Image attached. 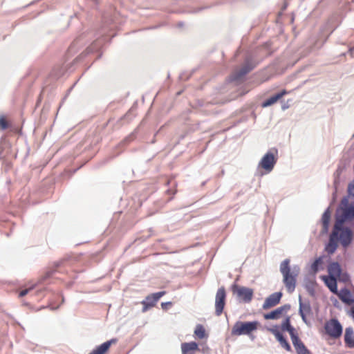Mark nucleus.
Wrapping results in <instances>:
<instances>
[{
	"instance_id": "7ed1b4c3",
	"label": "nucleus",
	"mask_w": 354,
	"mask_h": 354,
	"mask_svg": "<svg viewBox=\"0 0 354 354\" xmlns=\"http://www.w3.org/2000/svg\"><path fill=\"white\" fill-rule=\"evenodd\" d=\"M259 322L257 321L254 322H236L232 329V335H249L254 330L257 329Z\"/></svg>"
},
{
	"instance_id": "4468645a",
	"label": "nucleus",
	"mask_w": 354,
	"mask_h": 354,
	"mask_svg": "<svg viewBox=\"0 0 354 354\" xmlns=\"http://www.w3.org/2000/svg\"><path fill=\"white\" fill-rule=\"evenodd\" d=\"M291 340L297 354H310V351L306 348L297 335L292 337Z\"/></svg>"
},
{
	"instance_id": "dca6fc26",
	"label": "nucleus",
	"mask_w": 354,
	"mask_h": 354,
	"mask_svg": "<svg viewBox=\"0 0 354 354\" xmlns=\"http://www.w3.org/2000/svg\"><path fill=\"white\" fill-rule=\"evenodd\" d=\"M253 66L250 64H245L241 69L236 71L232 75L233 80H239L244 77L247 73L251 71Z\"/></svg>"
},
{
	"instance_id": "aec40b11",
	"label": "nucleus",
	"mask_w": 354,
	"mask_h": 354,
	"mask_svg": "<svg viewBox=\"0 0 354 354\" xmlns=\"http://www.w3.org/2000/svg\"><path fill=\"white\" fill-rule=\"evenodd\" d=\"M286 93H287L286 91L283 90L281 92H280L279 93H277L274 95L271 96L270 98L267 99L266 100H265L263 102L262 106L263 107H267V106H271L272 104H273L275 102H277L285 94H286Z\"/></svg>"
},
{
	"instance_id": "f03ea898",
	"label": "nucleus",
	"mask_w": 354,
	"mask_h": 354,
	"mask_svg": "<svg viewBox=\"0 0 354 354\" xmlns=\"http://www.w3.org/2000/svg\"><path fill=\"white\" fill-rule=\"evenodd\" d=\"M340 207L342 214L336 218L334 226L337 230L339 229L340 225L349 220L354 218V205H349L348 196H344L340 203Z\"/></svg>"
},
{
	"instance_id": "393cba45",
	"label": "nucleus",
	"mask_w": 354,
	"mask_h": 354,
	"mask_svg": "<svg viewBox=\"0 0 354 354\" xmlns=\"http://www.w3.org/2000/svg\"><path fill=\"white\" fill-rule=\"evenodd\" d=\"M194 334L200 339H203L205 335V328L202 325H197L194 330Z\"/></svg>"
},
{
	"instance_id": "cd10ccee",
	"label": "nucleus",
	"mask_w": 354,
	"mask_h": 354,
	"mask_svg": "<svg viewBox=\"0 0 354 354\" xmlns=\"http://www.w3.org/2000/svg\"><path fill=\"white\" fill-rule=\"evenodd\" d=\"M337 277H338L339 281H342L343 282H347L349 281V275L347 273H342L341 272L340 275H338Z\"/></svg>"
},
{
	"instance_id": "6e6552de",
	"label": "nucleus",
	"mask_w": 354,
	"mask_h": 354,
	"mask_svg": "<svg viewBox=\"0 0 354 354\" xmlns=\"http://www.w3.org/2000/svg\"><path fill=\"white\" fill-rule=\"evenodd\" d=\"M226 293L223 287L220 288L215 297V314L220 316L223 310L225 304Z\"/></svg>"
},
{
	"instance_id": "39448f33",
	"label": "nucleus",
	"mask_w": 354,
	"mask_h": 354,
	"mask_svg": "<svg viewBox=\"0 0 354 354\" xmlns=\"http://www.w3.org/2000/svg\"><path fill=\"white\" fill-rule=\"evenodd\" d=\"M337 232L338 241H340L341 245L344 248H348L353 240L352 230L348 227H344L343 225H340Z\"/></svg>"
},
{
	"instance_id": "f8f14e48",
	"label": "nucleus",
	"mask_w": 354,
	"mask_h": 354,
	"mask_svg": "<svg viewBox=\"0 0 354 354\" xmlns=\"http://www.w3.org/2000/svg\"><path fill=\"white\" fill-rule=\"evenodd\" d=\"M290 304H285L281 306L272 312L265 314L264 318L266 319H277L283 314L287 313L290 309Z\"/></svg>"
},
{
	"instance_id": "412c9836",
	"label": "nucleus",
	"mask_w": 354,
	"mask_h": 354,
	"mask_svg": "<svg viewBox=\"0 0 354 354\" xmlns=\"http://www.w3.org/2000/svg\"><path fill=\"white\" fill-rule=\"evenodd\" d=\"M330 218V212L329 207L327 208L324 212L322 221V233H326L328 230L329 222Z\"/></svg>"
},
{
	"instance_id": "7c9ffc66",
	"label": "nucleus",
	"mask_w": 354,
	"mask_h": 354,
	"mask_svg": "<svg viewBox=\"0 0 354 354\" xmlns=\"http://www.w3.org/2000/svg\"><path fill=\"white\" fill-rule=\"evenodd\" d=\"M171 304H171V302H170V301H168V302H162V303L161 304V306H162V309L166 310V309H167V308H168V307H169V306H171Z\"/></svg>"
},
{
	"instance_id": "9b49d317",
	"label": "nucleus",
	"mask_w": 354,
	"mask_h": 354,
	"mask_svg": "<svg viewBox=\"0 0 354 354\" xmlns=\"http://www.w3.org/2000/svg\"><path fill=\"white\" fill-rule=\"evenodd\" d=\"M281 297L282 293L281 292H276L271 294L266 299L262 306L263 309L266 310L275 306L279 303Z\"/></svg>"
},
{
	"instance_id": "423d86ee",
	"label": "nucleus",
	"mask_w": 354,
	"mask_h": 354,
	"mask_svg": "<svg viewBox=\"0 0 354 354\" xmlns=\"http://www.w3.org/2000/svg\"><path fill=\"white\" fill-rule=\"evenodd\" d=\"M232 290L244 303H250L252 299L254 292L252 288L234 285Z\"/></svg>"
},
{
	"instance_id": "20e7f679",
	"label": "nucleus",
	"mask_w": 354,
	"mask_h": 354,
	"mask_svg": "<svg viewBox=\"0 0 354 354\" xmlns=\"http://www.w3.org/2000/svg\"><path fill=\"white\" fill-rule=\"evenodd\" d=\"M326 333L333 338H338L342 334V326L336 319H332L325 324Z\"/></svg>"
},
{
	"instance_id": "bb28decb",
	"label": "nucleus",
	"mask_w": 354,
	"mask_h": 354,
	"mask_svg": "<svg viewBox=\"0 0 354 354\" xmlns=\"http://www.w3.org/2000/svg\"><path fill=\"white\" fill-rule=\"evenodd\" d=\"M348 198L352 196L354 198V180L350 183L348 185Z\"/></svg>"
},
{
	"instance_id": "c85d7f7f",
	"label": "nucleus",
	"mask_w": 354,
	"mask_h": 354,
	"mask_svg": "<svg viewBox=\"0 0 354 354\" xmlns=\"http://www.w3.org/2000/svg\"><path fill=\"white\" fill-rule=\"evenodd\" d=\"M0 127L2 129H6L8 127L7 122L3 118H0Z\"/></svg>"
},
{
	"instance_id": "ddd939ff",
	"label": "nucleus",
	"mask_w": 354,
	"mask_h": 354,
	"mask_svg": "<svg viewBox=\"0 0 354 354\" xmlns=\"http://www.w3.org/2000/svg\"><path fill=\"white\" fill-rule=\"evenodd\" d=\"M337 230L334 226L333 230L330 235L328 243L326 247V250L330 254H333L337 248L338 237Z\"/></svg>"
},
{
	"instance_id": "6ab92c4d",
	"label": "nucleus",
	"mask_w": 354,
	"mask_h": 354,
	"mask_svg": "<svg viewBox=\"0 0 354 354\" xmlns=\"http://www.w3.org/2000/svg\"><path fill=\"white\" fill-rule=\"evenodd\" d=\"M328 272L330 277H333L337 279V277L340 275L342 272L340 265L337 262H333L330 263L328 266Z\"/></svg>"
},
{
	"instance_id": "a878e982",
	"label": "nucleus",
	"mask_w": 354,
	"mask_h": 354,
	"mask_svg": "<svg viewBox=\"0 0 354 354\" xmlns=\"http://www.w3.org/2000/svg\"><path fill=\"white\" fill-rule=\"evenodd\" d=\"M321 263L322 259L321 257H319L315 259V261L311 265V270L314 273L317 272V271L319 270V266L321 264Z\"/></svg>"
},
{
	"instance_id": "f257e3e1",
	"label": "nucleus",
	"mask_w": 354,
	"mask_h": 354,
	"mask_svg": "<svg viewBox=\"0 0 354 354\" xmlns=\"http://www.w3.org/2000/svg\"><path fill=\"white\" fill-rule=\"evenodd\" d=\"M290 262L289 259L283 260L280 264L279 270L283 276V282L288 292L291 293L295 289L297 277L300 272V268L297 265L290 267Z\"/></svg>"
},
{
	"instance_id": "b1692460",
	"label": "nucleus",
	"mask_w": 354,
	"mask_h": 354,
	"mask_svg": "<svg viewBox=\"0 0 354 354\" xmlns=\"http://www.w3.org/2000/svg\"><path fill=\"white\" fill-rule=\"evenodd\" d=\"M339 298L343 302L349 305L354 302L351 292L346 289L341 291Z\"/></svg>"
},
{
	"instance_id": "2eb2a0df",
	"label": "nucleus",
	"mask_w": 354,
	"mask_h": 354,
	"mask_svg": "<svg viewBox=\"0 0 354 354\" xmlns=\"http://www.w3.org/2000/svg\"><path fill=\"white\" fill-rule=\"evenodd\" d=\"M271 333L275 336L276 339L279 342L281 346L288 351H291V346L283 335L277 330L271 328Z\"/></svg>"
},
{
	"instance_id": "f3484780",
	"label": "nucleus",
	"mask_w": 354,
	"mask_h": 354,
	"mask_svg": "<svg viewBox=\"0 0 354 354\" xmlns=\"http://www.w3.org/2000/svg\"><path fill=\"white\" fill-rule=\"evenodd\" d=\"M344 342L348 348L354 347V331L353 328L348 327L345 329Z\"/></svg>"
},
{
	"instance_id": "4be33fe9",
	"label": "nucleus",
	"mask_w": 354,
	"mask_h": 354,
	"mask_svg": "<svg viewBox=\"0 0 354 354\" xmlns=\"http://www.w3.org/2000/svg\"><path fill=\"white\" fill-rule=\"evenodd\" d=\"M281 329L284 331H288L290 335V337L295 336L297 334L295 333V328L290 324V317H287L281 324Z\"/></svg>"
},
{
	"instance_id": "1a4fd4ad",
	"label": "nucleus",
	"mask_w": 354,
	"mask_h": 354,
	"mask_svg": "<svg viewBox=\"0 0 354 354\" xmlns=\"http://www.w3.org/2000/svg\"><path fill=\"white\" fill-rule=\"evenodd\" d=\"M299 313L300 316L301 317L303 322L305 324H308L309 322L307 319V316H310L313 314V311H312V308H311L310 302L309 301L303 302L301 300V296H299Z\"/></svg>"
},
{
	"instance_id": "a211bd4d",
	"label": "nucleus",
	"mask_w": 354,
	"mask_h": 354,
	"mask_svg": "<svg viewBox=\"0 0 354 354\" xmlns=\"http://www.w3.org/2000/svg\"><path fill=\"white\" fill-rule=\"evenodd\" d=\"M197 349L198 344L194 342L181 344L182 354H194V352Z\"/></svg>"
},
{
	"instance_id": "c756f323",
	"label": "nucleus",
	"mask_w": 354,
	"mask_h": 354,
	"mask_svg": "<svg viewBox=\"0 0 354 354\" xmlns=\"http://www.w3.org/2000/svg\"><path fill=\"white\" fill-rule=\"evenodd\" d=\"M31 289H32V288H28V289H24V290H21V291L19 292V296L20 297H24L25 295H26L28 293V292H29Z\"/></svg>"
},
{
	"instance_id": "5701e85b",
	"label": "nucleus",
	"mask_w": 354,
	"mask_h": 354,
	"mask_svg": "<svg viewBox=\"0 0 354 354\" xmlns=\"http://www.w3.org/2000/svg\"><path fill=\"white\" fill-rule=\"evenodd\" d=\"M323 279L325 281L326 285L333 292H337V279L331 277H323Z\"/></svg>"
},
{
	"instance_id": "9d476101",
	"label": "nucleus",
	"mask_w": 354,
	"mask_h": 354,
	"mask_svg": "<svg viewBox=\"0 0 354 354\" xmlns=\"http://www.w3.org/2000/svg\"><path fill=\"white\" fill-rule=\"evenodd\" d=\"M165 295V291H161L156 293H153L150 295H148L145 300H144L142 304L143 305L142 311L145 312L148 308L154 306L156 302L160 299L161 297Z\"/></svg>"
},
{
	"instance_id": "0eeeda50",
	"label": "nucleus",
	"mask_w": 354,
	"mask_h": 354,
	"mask_svg": "<svg viewBox=\"0 0 354 354\" xmlns=\"http://www.w3.org/2000/svg\"><path fill=\"white\" fill-rule=\"evenodd\" d=\"M277 160L275 155L272 151H268L262 157L259 166L269 173L273 169Z\"/></svg>"
},
{
	"instance_id": "2f4dec72",
	"label": "nucleus",
	"mask_w": 354,
	"mask_h": 354,
	"mask_svg": "<svg viewBox=\"0 0 354 354\" xmlns=\"http://www.w3.org/2000/svg\"><path fill=\"white\" fill-rule=\"evenodd\" d=\"M351 314L353 318L354 319V306L351 308Z\"/></svg>"
}]
</instances>
